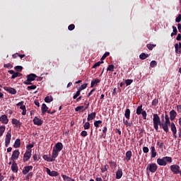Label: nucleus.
<instances>
[{
  "mask_svg": "<svg viewBox=\"0 0 181 181\" xmlns=\"http://www.w3.org/2000/svg\"><path fill=\"white\" fill-rule=\"evenodd\" d=\"M157 163L159 166H166L168 163H172V157L165 156L157 159Z\"/></svg>",
  "mask_w": 181,
  "mask_h": 181,
  "instance_id": "obj_1",
  "label": "nucleus"
},
{
  "mask_svg": "<svg viewBox=\"0 0 181 181\" xmlns=\"http://www.w3.org/2000/svg\"><path fill=\"white\" fill-rule=\"evenodd\" d=\"M153 117V127L156 132H158L159 129V126L162 124V122H160V117H159V115H158V114H154Z\"/></svg>",
  "mask_w": 181,
  "mask_h": 181,
  "instance_id": "obj_2",
  "label": "nucleus"
},
{
  "mask_svg": "<svg viewBox=\"0 0 181 181\" xmlns=\"http://www.w3.org/2000/svg\"><path fill=\"white\" fill-rule=\"evenodd\" d=\"M147 170H149V172H151V173H155V172L158 170V165H156L155 163L148 164L147 166Z\"/></svg>",
  "mask_w": 181,
  "mask_h": 181,
  "instance_id": "obj_3",
  "label": "nucleus"
},
{
  "mask_svg": "<svg viewBox=\"0 0 181 181\" xmlns=\"http://www.w3.org/2000/svg\"><path fill=\"white\" fill-rule=\"evenodd\" d=\"M171 172L174 173V175H179L180 166L178 165L174 164L170 166Z\"/></svg>",
  "mask_w": 181,
  "mask_h": 181,
  "instance_id": "obj_4",
  "label": "nucleus"
},
{
  "mask_svg": "<svg viewBox=\"0 0 181 181\" xmlns=\"http://www.w3.org/2000/svg\"><path fill=\"white\" fill-rule=\"evenodd\" d=\"M12 138V134H11V130H9L5 138V146L6 148H8L9 146V144H11V139Z\"/></svg>",
  "mask_w": 181,
  "mask_h": 181,
  "instance_id": "obj_5",
  "label": "nucleus"
},
{
  "mask_svg": "<svg viewBox=\"0 0 181 181\" xmlns=\"http://www.w3.org/2000/svg\"><path fill=\"white\" fill-rule=\"evenodd\" d=\"M32 157V150H27L23 156V162H28Z\"/></svg>",
  "mask_w": 181,
  "mask_h": 181,
  "instance_id": "obj_6",
  "label": "nucleus"
},
{
  "mask_svg": "<svg viewBox=\"0 0 181 181\" xmlns=\"http://www.w3.org/2000/svg\"><path fill=\"white\" fill-rule=\"evenodd\" d=\"M4 90L7 91V93H9V94H12L13 95H15V94L17 93L16 89L12 87L4 86Z\"/></svg>",
  "mask_w": 181,
  "mask_h": 181,
  "instance_id": "obj_7",
  "label": "nucleus"
},
{
  "mask_svg": "<svg viewBox=\"0 0 181 181\" xmlns=\"http://www.w3.org/2000/svg\"><path fill=\"white\" fill-rule=\"evenodd\" d=\"M19 155H21L19 150H15L12 153L11 160H13V161L18 160V158H19Z\"/></svg>",
  "mask_w": 181,
  "mask_h": 181,
  "instance_id": "obj_8",
  "label": "nucleus"
},
{
  "mask_svg": "<svg viewBox=\"0 0 181 181\" xmlns=\"http://www.w3.org/2000/svg\"><path fill=\"white\" fill-rule=\"evenodd\" d=\"M0 122L1 124H8L9 122V119H8V116H6V115H2L0 117Z\"/></svg>",
  "mask_w": 181,
  "mask_h": 181,
  "instance_id": "obj_9",
  "label": "nucleus"
},
{
  "mask_svg": "<svg viewBox=\"0 0 181 181\" xmlns=\"http://www.w3.org/2000/svg\"><path fill=\"white\" fill-rule=\"evenodd\" d=\"M160 127L163 128V131L165 132L166 134H168V132H169V127H170V124L161 123Z\"/></svg>",
  "mask_w": 181,
  "mask_h": 181,
  "instance_id": "obj_10",
  "label": "nucleus"
},
{
  "mask_svg": "<svg viewBox=\"0 0 181 181\" xmlns=\"http://www.w3.org/2000/svg\"><path fill=\"white\" fill-rule=\"evenodd\" d=\"M33 121L34 122V124L37 125L38 127H40V125L43 124V120L38 118L37 117H35Z\"/></svg>",
  "mask_w": 181,
  "mask_h": 181,
  "instance_id": "obj_11",
  "label": "nucleus"
},
{
  "mask_svg": "<svg viewBox=\"0 0 181 181\" xmlns=\"http://www.w3.org/2000/svg\"><path fill=\"white\" fill-rule=\"evenodd\" d=\"M46 169H47V175H49V176H52V177L59 176V173H57V171H55V170L52 171L47 168Z\"/></svg>",
  "mask_w": 181,
  "mask_h": 181,
  "instance_id": "obj_12",
  "label": "nucleus"
},
{
  "mask_svg": "<svg viewBox=\"0 0 181 181\" xmlns=\"http://www.w3.org/2000/svg\"><path fill=\"white\" fill-rule=\"evenodd\" d=\"M53 148L55 149V151L60 152L63 149V144L62 142H58L54 145Z\"/></svg>",
  "mask_w": 181,
  "mask_h": 181,
  "instance_id": "obj_13",
  "label": "nucleus"
},
{
  "mask_svg": "<svg viewBox=\"0 0 181 181\" xmlns=\"http://www.w3.org/2000/svg\"><path fill=\"white\" fill-rule=\"evenodd\" d=\"M32 169H33V166L32 165H28L24 167V169L22 171L23 175H28V173H29V172H30Z\"/></svg>",
  "mask_w": 181,
  "mask_h": 181,
  "instance_id": "obj_14",
  "label": "nucleus"
},
{
  "mask_svg": "<svg viewBox=\"0 0 181 181\" xmlns=\"http://www.w3.org/2000/svg\"><path fill=\"white\" fill-rule=\"evenodd\" d=\"M37 77V76H36V74H28L27 76V81H35V80H36V78Z\"/></svg>",
  "mask_w": 181,
  "mask_h": 181,
  "instance_id": "obj_15",
  "label": "nucleus"
},
{
  "mask_svg": "<svg viewBox=\"0 0 181 181\" xmlns=\"http://www.w3.org/2000/svg\"><path fill=\"white\" fill-rule=\"evenodd\" d=\"M177 116V112H176L175 110H172L170 112V119L171 121H175V119L176 118Z\"/></svg>",
  "mask_w": 181,
  "mask_h": 181,
  "instance_id": "obj_16",
  "label": "nucleus"
},
{
  "mask_svg": "<svg viewBox=\"0 0 181 181\" xmlns=\"http://www.w3.org/2000/svg\"><path fill=\"white\" fill-rule=\"evenodd\" d=\"M11 169L13 173H18V164L16 161H13Z\"/></svg>",
  "mask_w": 181,
  "mask_h": 181,
  "instance_id": "obj_17",
  "label": "nucleus"
},
{
  "mask_svg": "<svg viewBox=\"0 0 181 181\" xmlns=\"http://www.w3.org/2000/svg\"><path fill=\"white\" fill-rule=\"evenodd\" d=\"M12 124H13V125H16V127H17V128H21V127L22 125V122H21V121L18 120L17 119H13Z\"/></svg>",
  "mask_w": 181,
  "mask_h": 181,
  "instance_id": "obj_18",
  "label": "nucleus"
},
{
  "mask_svg": "<svg viewBox=\"0 0 181 181\" xmlns=\"http://www.w3.org/2000/svg\"><path fill=\"white\" fill-rule=\"evenodd\" d=\"M151 158H156V155H158V153H156V149H155V146L151 147Z\"/></svg>",
  "mask_w": 181,
  "mask_h": 181,
  "instance_id": "obj_19",
  "label": "nucleus"
},
{
  "mask_svg": "<svg viewBox=\"0 0 181 181\" xmlns=\"http://www.w3.org/2000/svg\"><path fill=\"white\" fill-rule=\"evenodd\" d=\"M175 53H177V54H180L181 51L180 49H181V42H179V44L176 43L175 45Z\"/></svg>",
  "mask_w": 181,
  "mask_h": 181,
  "instance_id": "obj_20",
  "label": "nucleus"
},
{
  "mask_svg": "<svg viewBox=\"0 0 181 181\" xmlns=\"http://www.w3.org/2000/svg\"><path fill=\"white\" fill-rule=\"evenodd\" d=\"M47 110H49V107L47 105H46V104L43 103L41 107L42 114H46V112L48 111Z\"/></svg>",
  "mask_w": 181,
  "mask_h": 181,
  "instance_id": "obj_21",
  "label": "nucleus"
},
{
  "mask_svg": "<svg viewBox=\"0 0 181 181\" xmlns=\"http://www.w3.org/2000/svg\"><path fill=\"white\" fill-rule=\"evenodd\" d=\"M131 158H132V151H128L126 152V160L129 162V160H131Z\"/></svg>",
  "mask_w": 181,
  "mask_h": 181,
  "instance_id": "obj_22",
  "label": "nucleus"
},
{
  "mask_svg": "<svg viewBox=\"0 0 181 181\" xmlns=\"http://www.w3.org/2000/svg\"><path fill=\"white\" fill-rule=\"evenodd\" d=\"M124 117L125 118H127V119H129V118H131V110L126 109L124 112Z\"/></svg>",
  "mask_w": 181,
  "mask_h": 181,
  "instance_id": "obj_23",
  "label": "nucleus"
},
{
  "mask_svg": "<svg viewBox=\"0 0 181 181\" xmlns=\"http://www.w3.org/2000/svg\"><path fill=\"white\" fill-rule=\"evenodd\" d=\"M59 151H57V150L53 148L52 153V159H55L56 158H57V156H59Z\"/></svg>",
  "mask_w": 181,
  "mask_h": 181,
  "instance_id": "obj_24",
  "label": "nucleus"
},
{
  "mask_svg": "<svg viewBox=\"0 0 181 181\" xmlns=\"http://www.w3.org/2000/svg\"><path fill=\"white\" fill-rule=\"evenodd\" d=\"M86 107L83 105L81 106H78L75 108V111L76 112H78V111H81V112H84L86 111Z\"/></svg>",
  "mask_w": 181,
  "mask_h": 181,
  "instance_id": "obj_25",
  "label": "nucleus"
},
{
  "mask_svg": "<svg viewBox=\"0 0 181 181\" xmlns=\"http://www.w3.org/2000/svg\"><path fill=\"white\" fill-rule=\"evenodd\" d=\"M148 57H149V54H146L145 52H142L139 55V59H141V60H146V59H148Z\"/></svg>",
  "mask_w": 181,
  "mask_h": 181,
  "instance_id": "obj_26",
  "label": "nucleus"
},
{
  "mask_svg": "<svg viewBox=\"0 0 181 181\" xmlns=\"http://www.w3.org/2000/svg\"><path fill=\"white\" fill-rule=\"evenodd\" d=\"M122 177V169H119L116 173V179H121Z\"/></svg>",
  "mask_w": 181,
  "mask_h": 181,
  "instance_id": "obj_27",
  "label": "nucleus"
},
{
  "mask_svg": "<svg viewBox=\"0 0 181 181\" xmlns=\"http://www.w3.org/2000/svg\"><path fill=\"white\" fill-rule=\"evenodd\" d=\"M95 118V112H92L88 115L87 120L88 121H93Z\"/></svg>",
  "mask_w": 181,
  "mask_h": 181,
  "instance_id": "obj_28",
  "label": "nucleus"
},
{
  "mask_svg": "<svg viewBox=\"0 0 181 181\" xmlns=\"http://www.w3.org/2000/svg\"><path fill=\"white\" fill-rule=\"evenodd\" d=\"M101 81L100 79H94L91 81L90 87L93 88L94 86H97Z\"/></svg>",
  "mask_w": 181,
  "mask_h": 181,
  "instance_id": "obj_29",
  "label": "nucleus"
},
{
  "mask_svg": "<svg viewBox=\"0 0 181 181\" xmlns=\"http://www.w3.org/2000/svg\"><path fill=\"white\" fill-rule=\"evenodd\" d=\"M14 148H21V140L19 139H16L14 144H13Z\"/></svg>",
  "mask_w": 181,
  "mask_h": 181,
  "instance_id": "obj_30",
  "label": "nucleus"
},
{
  "mask_svg": "<svg viewBox=\"0 0 181 181\" xmlns=\"http://www.w3.org/2000/svg\"><path fill=\"white\" fill-rule=\"evenodd\" d=\"M44 160H47V162H53L54 158H51L50 157L47 156V155H44L42 156Z\"/></svg>",
  "mask_w": 181,
  "mask_h": 181,
  "instance_id": "obj_31",
  "label": "nucleus"
},
{
  "mask_svg": "<svg viewBox=\"0 0 181 181\" xmlns=\"http://www.w3.org/2000/svg\"><path fill=\"white\" fill-rule=\"evenodd\" d=\"M157 146H159L160 149H163L165 148V144H163V141L158 140L157 141Z\"/></svg>",
  "mask_w": 181,
  "mask_h": 181,
  "instance_id": "obj_32",
  "label": "nucleus"
},
{
  "mask_svg": "<svg viewBox=\"0 0 181 181\" xmlns=\"http://www.w3.org/2000/svg\"><path fill=\"white\" fill-rule=\"evenodd\" d=\"M143 109H142V105L140 106H138V107L136 108V113L137 114V115H141V114H142L143 112Z\"/></svg>",
  "mask_w": 181,
  "mask_h": 181,
  "instance_id": "obj_33",
  "label": "nucleus"
},
{
  "mask_svg": "<svg viewBox=\"0 0 181 181\" xmlns=\"http://www.w3.org/2000/svg\"><path fill=\"white\" fill-rule=\"evenodd\" d=\"M171 127V131L173 133L177 132V129H176V125H175L174 122H172L171 124H170Z\"/></svg>",
  "mask_w": 181,
  "mask_h": 181,
  "instance_id": "obj_34",
  "label": "nucleus"
},
{
  "mask_svg": "<svg viewBox=\"0 0 181 181\" xmlns=\"http://www.w3.org/2000/svg\"><path fill=\"white\" fill-rule=\"evenodd\" d=\"M53 101V97L52 95L47 96L45 98V103H52Z\"/></svg>",
  "mask_w": 181,
  "mask_h": 181,
  "instance_id": "obj_35",
  "label": "nucleus"
},
{
  "mask_svg": "<svg viewBox=\"0 0 181 181\" xmlns=\"http://www.w3.org/2000/svg\"><path fill=\"white\" fill-rule=\"evenodd\" d=\"M22 76V74L19 72H14L13 75L11 76V78H16V77H21Z\"/></svg>",
  "mask_w": 181,
  "mask_h": 181,
  "instance_id": "obj_36",
  "label": "nucleus"
},
{
  "mask_svg": "<svg viewBox=\"0 0 181 181\" xmlns=\"http://www.w3.org/2000/svg\"><path fill=\"white\" fill-rule=\"evenodd\" d=\"M20 110H22V115H26V106L25 105H23L20 107Z\"/></svg>",
  "mask_w": 181,
  "mask_h": 181,
  "instance_id": "obj_37",
  "label": "nucleus"
},
{
  "mask_svg": "<svg viewBox=\"0 0 181 181\" xmlns=\"http://www.w3.org/2000/svg\"><path fill=\"white\" fill-rule=\"evenodd\" d=\"M6 127L4 125H2L0 127V136H2L4 135V132H5Z\"/></svg>",
  "mask_w": 181,
  "mask_h": 181,
  "instance_id": "obj_38",
  "label": "nucleus"
},
{
  "mask_svg": "<svg viewBox=\"0 0 181 181\" xmlns=\"http://www.w3.org/2000/svg\"><path fill=\"white\" fill-rule=\"evenodd\" d=\"M146 47L148 49V50H153V47H156V45L147 44Z\"/></svg>",
  "mask_w": 181,
  "mask_h": 181,
  "instance_id": "obj_39",
  "label": "nucleus"
},
{
  "mask_svg": "<svg viewBox=\"0 0 181 181\" xmlns=\"http://www.w3.org/2000/svg\"><path fill=\"white\" fill-rule=\"evenodd\" d=\"M103 63H104V61H101V62H96V63L93 66V69H96V67H100V66H101V64H103Z\"/></svg>",
  "mask_w": 181,
  "mask_h": 181,
  "instance_id": "obj_40",
  "label": "nucleus"
},
{
  "mask_svg": "<svg viewBox=\"0 0 181 181\" xmlns=\"http://www.w3.org/2000/svg\"><path fill=\"white\" fill-rule=\"evenodd\" d=\"M100 124H103V121H101V120H96V121L94 122V126L96 128H98L100 127Z\"/></svg>",
  "mask_w": 181,
  "mask_h": 181,
  "instance_id": "obj_41",
  "label": "nucleus"
},
{
  "mask_svg": "<svg viewBox=\"0 0 181 181\" xmlns=\"http://www.w3.org/2000/svg\"><path fill=\"white\" fill-rule=\"evenodd\" d=\"M132 83H134V80H132V79H127L125 81V83H126L127 86H131V84H132Z\"/></svg>",
  "mask_w": 181,
  "mask_h": 181,
  "instance_id": "obj_42",
  "label": "nucleus"
},
{
  "mask_svg": "<svg viewBox=\"0 0 181 181\" xmlns=\"http://www.w3.org/2000/svg\"><path fill=\"white\" fill-rule=\"evenodd\" d=\"M115 68V66L112 64H110L108 66L107 71H114V69Z\"/></svg>",
  "mask_w": 181,
  "mask_h": 181,
  "instance_id": "obj_43",
  "label": "nucleus"
},
{
  "mask_svg": "<svg viewBox=\"0 0 181 181\" xmlns=\"http://www.w3.org/2000/svg\"><path fill=\"white\" fill-rule=\"evenodd\" d=\"M165 122H164V124H170V120L169 119V115H168V114H165Z\"/></svg>",
  "mask_w": 181,
  "mask_h": 181,
  "instance_id": "obj_44",
  "label": "nucleus"
},
{
  "mask_svg": "<svg viewBox=\"0 0 181 181\" xmlns=\"http://www.w3.org/2000/svg\"><path fill=\"white\" fill-rule=\"evenodd\" d=\"M81 93V90H79V89H78L73 96L74 100H76V98H77V97H78V95H80Z\"/></svg>",
  "mask_w": 181,
  "mask_h": 181,
  "instance_id": "obj_45",
  "label": "nucleus"
},
{
  "mask_svg": "<svg viewBox=\"0 0 181 181\" xmlns=\"http://www.w3.org/2000/svg\"><path fill=\"white\" fill-rule=\"evenodd\" d=\"M108 56H110V52H105L101 57L100 60L103 62V60H105L107 57H108Z\"/></svg>",
  "mask_w": 181,
  "mask_h": 181,
  "instance_id": "obj_46",
  "label": "nucleus"
},
{
  "mask_svg": "<svg viewBox=\"0 0 181 181\" xmlns=\"http://www.w3.org/2000/svg\"><path fill=\"white\" fill-rule=\"evenodd\" d=\"M87 83H84L83 85L81 86V87H79L78 90L81 91H83V90H86V88H87Z\"/></svg>",
  "mask_w": 181,
  "mask_h": 181,
  "instance_id": "obj_47",
  "label": "nucleus"
},
{
  "mask_svg": "<svg viewBox=\"0 0 181 181\" xmlns=\"http://www.w3.org/2000/svg\"><path fill=\"white\" fill-rule=\"evenodd\" d=\"M14 69L16 71H22V70H23V67L22 66H16Z\"/></svg>",
  "mask_w": 181,
  "mask_h": 181,
  "instance_id": "obj_48",
  "label": "nucleus"
},
{
  "mask_svg": "<svg viewBox=\"0 0 181 181\" xmlns=\"http://www.w3.org/2000/svg\"><path fill=\"white\" fill-rule=\"evenodd\" d=\"M150 66L151 67H156V66H158V62H156V61H151L150 63Z\"/></svg>",
  "mask_w": 181,
  "mask_h": 181,
  "instance_id": "obj_49",
  "label": "nucleus"
},
{
  "mask_svg": "<svg viewBox=\"0 0 181 181\" xmlns=\"http://www.w3.org/2000/svg\"><path fill=\"white\" fill-rule=\"evenodd\" d=\"M158 103H159V100L158 99L155 98L152 101V105L153 107H156V105H158Z\"/></svg>",
  "mask_w": 181,
  "mask_h": 181,
  "instance_id": "obj_50",
  "label": "nucleus"
},
{
  "mask_svg": "<svg viewBox=\"0 0 181 181\" xmlns=\"http://www.w3.org/2000/svg\"><path fill=\"white\" fill-rule=\"evenodd\" d=\"M84 129H90V122H86L83 125Z\"/></svg>",
  "mask_w": 181,
  "mask_h": 181,
  "instance_id": "obj_51",
  "label": "nucleus"
},
{
  "mask_svg": "<svg viewBox=\"0 0 181 181\" xmlns=\"http://www.w3.org/2000/svg\"><path fill=\"white\" fill-rule=\"evenodd\" d=\"M62 177L63 178L64 180H69V181H70V179H71L70 177H69V176H67L66 175H63V174L62 175Z\"/></svg>",
  "mask_w": 181,
  "mask_h": 181,
  "instance_id": "obj_52",
  "label": "nucleus"
},
{
  "mask_svg": "<svg viewBox=\"0 0 181 181\" xmlns=\"http://www.w3.org/2000/svg\"><path fill=\"white\" fill-rule=\"evenodd\" d=\"M27 90H36V86L33 85L27 87Z\"/></svg>",
  "mask_w": 181,
  "mask_h": 181,
  "instance_id": "obj_53",
  "label": "nucleus"
},
{
  "mask_svg": "<svg viewBox=\"0 0 181 181\" xmlns=\"http://www.w3.org/2000/svg\"><path fill=\"white\" fill-rule=\"evenodd\" d=\"M4 67H6V69H12L13 66L8 63V64H4Z\"/></svg>",
  "mask_w": 181,
  "mask_h": 181,
  "instance_id": "obj_54",
  "label": "nucleus"
},
{
  "mask_svg": "<svg viewBox=\"0 0 181 181\" xmlns=\"http://www.w3.org/2000/svg\"><path fill=\"white\" fill-rule=\"evenodd\" d=\"M141 115H142L144 119H146V117L148 115V114H146V111L143 110L141 112Z\"/></svg>",
  "mask_w": 181,
  "mask_h": 181,
  "instance_id": "obj_55",
  "label": "nucleus"
},
{
  "mask_svg": "<svg viewBox=\"0 0 181 181\" xmlns=\"http://www.w3.org/2000/svg\"><path fill=\"white\" fill-rule=\"evenodd\" d=\"M180 21H181V14H178L177 17L175 19V22L177 23H179V22H180Z\"/></svg>",
  "mask_w": 181,
  "mask_h": 181,
  "instance_id": "obj_56",
  "label": "nucleus"
},
{
  "mask_svg": "<svg viewBox=\"0 0 181 181\" xmlns=\"http://www.w3.org/2000/svg\"><path fill=\"white\" fill-rule=\"evenodd\" d=\"M74 28H76V26L74 25V24H71L68 26V29L69 30H74Z\"/></svg>",
  "mask_w": 181,
  "mask_h": 181,
  "instance_id": "obj_57",
  "label": "nucleus"
},
{
  "mask_svg": "<svg viewBox=\"0 0 181 181\" xmlns=\"http://www.w3.org/2000/svg\"><path fill=\"white\" fill-rule=\"evenodd\" d=\"M143 152L144 153H148V152H149V148L146 146L143 147Z\"/></svg>",
  "mask_w": 181,
  "mask_h": 181,
  "instance_id": "obj_58",
  "label": "nucleus"
},
{
  "mask_svg": "<svg viewBox=\"0 0 181 181\" xmlns=\"http://www.w3.org/2000/svg\"><path fill=\"white\" fill-rule=\"evenodd\" d=\"M81 136L84 137L87 136V132L85 130L82 131L81 133Z\"/></svg>",
  "mask_w": 181,
  "mask_h": 181,
  "instance_id": "obj_59",
  "label": "nucleus"
},
{
  "mask_svg": "<svg viewBox=\"0 0 181 181\" xmlns=\"http://www.w3.org/2000/svg\"><path fill=\"white\" fill-rule=\"evenodd\" d=\"M173 29L174 35H177V28L176 27H175V25H173Z\"/></svg>",
  "mask_w": 181,
  "mask_h": 181,
  "instance_id": "obj_60",
  "label": "nucleus"
},
{
  "mask_svg": "<svg viewBox=\"0 0 181 181\" xmlns=\"http://www.w3.org/2000/svg\"><path fill=\"white\" fill-rule=\"evenodd\" d=\"M101 172H102V173H104V172H107V166L106 165L101 168Z\"/></svg>",
  "mask_w": 181,
  "mask_h": 181,
  "instance_id": "obj_61",
  "label": "nucleus"
},
{
  "mask_svg": "<svg viewBox=\"0 0 181 181\" xmlns=\"http://www.w3.org/2000/svg\"><path fill=\"white\" fill-rule=\"evenodd\" d=\"M27 149H28V151H32L31 148H33V144H28L26 146Z\"/></svg>",
  "mask_w": 181,
  "mask_h": 181,
  "instance_id": "obj_62",
  "label": "nucleus"
},
{
  "mask_svg": "<svg viewBox=\"0 0 181 181\" xmlns=\"http://www.w3.org/2000/svg\"><path fill=\"white\" fill-rule=\"evenodd\" d=\"M177 111L181 112V105H177Z\"/></svg>",
  "mask_w": 181,
  "mask_h": 181,
  "instance_id": "obj_63",
  "label": "nucleus"
},
{
  "mask_svg": "<svg viewBox=\"0 0 181 181\" xmlns=\"http://www.w3.org/2000/svg\"><path fill=\"white\" fill-rule=\"evenodd\" d=\"M177 29H178V32H180V33H181V24L180 23L177 24Z\"/></svg>",
  "mask_w": 181,
  "mask_h": 181,
  "instance_id": "obj_64",
  "label": "nucleus"
}]
</instances>
